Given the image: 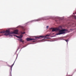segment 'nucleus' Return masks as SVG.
Listing matches in <instances>:
<instances>
[{"instance_id":"16","label":"nucleus","mask_w":76,"mask_h":76,"mask_svg":"<svg viewBox=\"0 0 76 76\" xmlns=\"http://www.w3.org/2000/svg\"><path fill=\"white\" fill-rule=\"evenodd\" d=\"M18 56V55H17V57Z\"/></svg>"},{"instance_id":"1","label":"nucleus","mask_w":76,"mask_h":76,"mask_svg":"<svg viewBox=\"0 0 76 76\" xmlns=\"http://www.w3.org/2000/svg\"><path fill=\"white\" fill-rule=\"evenodd\" d=\"M1 33H6L4 34V35L6 36H7V35H10V34H18V30H15L13 32H10V30H7L6 31H2L0 32V34Z\"/></svg>"},{"instance_id":"10","label":"nucleus","mask_w":76,"mask_h":76,"mask_svg":"<svg viewBox=\"0 0 76 76\" xmlns=\"http://www.w3.org/2000/svg\"><path fill=\"white\" fill-rule=\"evenodd\" d=\"M25 32H21V34H25Z\"/></svg>"},{"instance_id":"14","label":"nucleus","mask_w":76,"mask_h":76,"mask_svg":"<svg viewBox=\"0 0 76 76\" xmlns=\"http://www.w3.org/2000/svg\"><path fill=\"white\" fill-rule=\"evenodd\" d=\"M23 47V48H24V47Z\"/></svg>"},{"instance_id":"13","label":"nucleus","mask_w":76,"mask_h":76,"mask_svg":"<svg viewBox=\"0 0 76 76\" xmlns=\"http://www.w3.org/2000/svg\"><path fill=\"white\" fill-rule=\"evenodd\" d=\"M69 76H72V75H69Z\"/></svg>"},{"instance_id":"15","label":"nucleus","mask_w":76,"mask_h":76,"mask_svg":"<svg viewBox=\"0 0 76 76\" xmlns=\"http://www.w3.org/2000/svg\"><path fill=\"white\" fill-rule=\"evenodd\" d=\"M11 76H12V75H11Z\"/></svg>"},{"instance_id":"9","label":"nucleus","mask_w":76,"mask_h":76,"mask_svg":"<svg viewBox=\"0 0 76 76\" xmlns=\"http://www.w3.org/2000/svg\"><path fill=\"white\" fill-rule=\"evenodd\" d=\"M65 41H66L67 43V44H68V42H69V40L68 39H65Z\"/></svg>"},{"instance_id":"2","label":"nucleus","mask_w":76,"mask_h":76,"mask_svg":"<svg viewBox=\"0 0 76 76\" xmlns=\"http://www.w3.org/2000/svg\"><path fill=\"white\" fill-rule=\"evenodd\" d=\"M52 31L53 32H54V31H59L58 32V33L56 34L57 35H61L65 34L66 32L67 31V30L64 29L60 30V28H53L52 29Z\"/></svg>"},{"instance_id":"3","label":"nucleus","mask_w":76,"mask_h":76,"mask_svg":"<svg viewBox=\"0 0 76 76\" xmlns=\"http://www.w3.org/2000/svg\"><path fill=\"white\" fill-rule=\"evenodd\" d=\"M49 36H50V35L48 34L45 36H41L39 37H37L36 38H44V39H48V37H49Z\"/></svg>"},{"instance_id":"7","label":"nucleus","mask_w":76,"mask_h":76,"mask_svg":"<svg viewBox=\"0 0 76 76\" xmlns=\"http://www.w3.org/2000/svg\"><path fill=\"white\" fill-rule=\"evenodd\" d=\"M20 41L21 42H22L23 43L24 42V40H22V39H20Z\"/></svg>"},{"instance_id":"6","label":"nucleus","mask_w":76,"mask_h":76,"mask_svg":"<svg viewBox=\"0 0 76 76\" xmlns=\"http://www.w3.org/2000/svg\"><path fill=\"white\" fill-rule=\"evenodd\" d=\"M16 37H17V38H22L23 37V35H21L20 36H17L15 35V36Z\"/></svg>"},{"instance_id":"5","label":"nucleus","mask_w":76,"mask_h":76,"mask_svg":"<svg viewBox=\"0 0 76 76\" xmlns=\"http://www.w3.org/2000/svg\"><path fill=\"white\" fill-rule=\"evenodd\" d=\"M26 39H27V41H31L32 40H34V39H31V38H27Z\"/></svg>"},{"instance_id":"11","label":"nucleus","mask_w":76,"mask_h":76,"mask_svg":"<svg viewBox=\"0 0 76 76\" xmlns=\"http://www.w3.org/2000/svg\"><path fill=\"white\" fill-rule=\"evenodd\" d=\"M49 27V26H46V28H48V27Z\"/></svg>"},{"instance_id":"8","label":"nucleus","mask_w":76,"mask_h":76,"mask_svg":"<svg viewBox=\"0 0 76 76\" xmlns=\"http://www.w3.org/2000/svg\"><path fill=\"white\" fill-rule=\"evenodd\" d=\"M15 61L13 63V64L11 66H10L11 67V69H12V67H13V66L14 65V64H15Z\"/></svg>"},{"instance_id":"4","label":"nucleus","mask_w":76,"mask_h":76,"mask_svg":"<svg viewBox=\"0 0 76 76\" xmlns=\"http://www.w3.org/2000/svg\"><path fill=\"white\" fill-rule=\"evenodd\" d=\"M44 19H45L44 18H39V19H38L37 20H36V21H40L41 20H44Z\"/></svg>"},{"instance_id":"12","label":"nucleus","mask_w":76,"mask_h":76,"mask_svg":"<svg viewBox=\"0 0 76 76\" xmlns=\"http://www.w3.org/2000/svg\"><path fill=\"white\" fill-rule=\"evenodd\" d=\"M33 42H35V41H33Z\"/></svg>"}]
</instances>
